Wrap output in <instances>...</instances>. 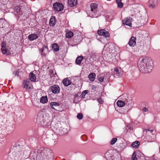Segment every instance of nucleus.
<instances>
[{"mask_svg": "<svg viewBox=\"0 0 160 160\" xmlns=\"http://www.w3.org/2000/svg\"><path fill=\"white\" fill-rule=\"evenodd\" d=\"M30 80L31 81L35 82L36 80V76L34 72H31L29 74Z\"/></svg>", "mask_w": 160, "mask_h": 160, "instance_id": "12", "label": "nucleus"}, {"mask_svg": "<svg viewBox=\"0 0 160 160\" xmlns=\"http://www.w3.org/2000/svg\"><path fill=\"white\" fill-rule=\"evenodd\" d=\"M97 33L99 35L103 36L106 38L109 37L110 35L109 32L104 29L98 30Z\"/></svg>", "mask_w": 160, "mask_h": 160, "instance_id": "6", "label": "nucleus"}, {"mask_svg": "<svg viewBox=\"0 0 160 160\" xmlns=\"http://www.w3.org/2000/svg\"><path fill=\"white\" fill-rule=\"evenodd\" d=\"M118 139L117 138H113L111 140V145H113L117 141Z\"/></svg>", "mask_w": 160, "mask_h": 160, "instance_id": "33", "label": "nucleus"}, {"mask_svg": "<svg viewBox=\"0 0 160 160\" xmlns=\"http://www.w3.org/2000/svg\"><path fill=\"white\" fill-rule=\"evenodd\" d=\"M138 66L142 72L147 73L151 72L153 67V62L148 57L141 58L138 63Z\"/></svg>", "mask_w": 160, "mask_h": 160, "instance_id": "1", "label": "nucleus"}, {"mask_svg": "<svg viewBox=\"0 0 160 160\" xmlns=\"http://www.w3.org/2000/svg\"><path fill=\"white\" fill-rule=\"evenodd\" d=\"M125 101L126 102V104L127 103V102H130V104L131 105V106L132 105V101H128L127 99L126 100H125Z\"/></svg>", "mask_w": 160, "mask_h": 160, "instance_id": "41", "label": "nucleus"}, {"mask_svg": "<svg viewBox=\"0 0 160 160\" xmlns=\"http://www.w3.org/2000/svg\"><path fill=\"white\" fill-rule=\"evenodd\" d=\"M104 80V78L103 77H100L98 78V80L101 82H102Z\"/></svg>", "mask_w": 160, "mask_h": 160, "instance_id": "38", "label": "nucleus"}, {"mask_svg": "<svg viewBox=\"0 0 160 160\" xmlns=\"http://www.w3.org/2000/svg\"><path fill=\"white\" fill-rule=\"evenodd\" d=\"M132 18L130 17H129L126 18L124 20H122V23L124 25L131 27L132 26Z\"/></svg>", "mask_w": 160, "mask_h": 160, "instance_id": "7", "label": "nucleus"}, {"mask_svg": "<svg viewBox=\"0 0 160 160\" xmlns=\"http://www.w3.org/2000/svg\"><path fill=\"white\" fill-rule=\"evenodd\" d=\"M107 0V1H109V0Z\"/></svg>", "mask_w": 160, "mask_h": 160, "instance_id": "47", "label": "nucleus"}, {"mask_svg": "<svg viewBox=\"0 0 160 160\" xmlns=\"http://www.w3.org/2000/svg\"><path fill=\"white\" fill-rule=\"evenodd\" d=\"M1 51L4 54H6L7 55H10L11 53L9 51H8L6 48H1Z\"/></svg>", "mask_w": 160, "mask_h": 160, "instance_id": "23", "label": "nucleus"}, {"mask_svg": "<svg viewBox=\"0 0 160 160\" xmlns=\"http://www.w3.org/2000/svg\"><path fill=\"white\" fill-rule=\"evenodd\" d=\"M132 160H137V158H136V153L135 152H134L132 154Z\"/></svg>", "mask_w": 160, "mask_h": 160, "instance_id": "32", "label": "nucleus"}, {"mask_svg": "<svg viewBox=\"0 0 160 160\" xmlns=\"http://www.w3.org/2000/svg\"><path fill=\"white\" fill-rule=\"evenodd\" d=\"M117 105L120 107H123L125 106V103L124 102L121 100H118L117 102Z\"/></svg>", "mask_w": 160, "mask_h": 160, "instance_id": "21", "label": "nucleus"}, {"mask_svg": "<svg viewBox=\"0 0 160 160\" xmlns=\"http://www.w3.org/2000/svg\"><path fill=\"white\" fill-rule=\"evenodd\" d=\"M59 105V104L56 102H52L50 103L51 108L52 109H55L54 107L58 106Z\"/></svg>", "mask_w": 160, "mask_h": 160, "instance_id": "27", "label": "nucleus"}, {"mask_svg": "<svg viewBox=\"0 0 160 160\" xmlns=\"http://www.w3.org/2000/svg\"><path fill=\"white\" fill-rule=\"evenodd\" d=\"M43 51H44V48H42L41 49L40 51H41V53L42 54V55L43 54L42 53L43 52Z\"/></svg>", "mask_w": 160, "mask_h": 160, "instance_id": "42", "label": "nucleus"}, {"mask_svg": "<svg viewBox=\"0 0 160 160\" xmlns=\"http://www.w3.org/2000/svg\"><path fill=\"white\" fill-rule=\"evenodd\" d=\"M91 10H97L96 9L98 8V5L95 3H92L90 5Z\"/></svg>", "mask_w": 160, "mask_h": 160, "instance_id": "26", "label": "nucleus"}, {"mask_svg": "<svg viewBox=\"0 0 160 160\" xmlns=\"http://www.w3.org/2000/svg\"><path fill=\"white\" fill-rule=\"evenodd\" d=\"M149 131H150L152 133V132L153 131V129H152L151 130H149Z\"/></svg>", "mask_w": 160, "mask_h": 160, "instance_id": "43", "label": "nucleus"}, {"mask_svg": "<svg viewBox=\"0 0 160 160\" xmlns=\"http://www.w3.org/2000/svg\"><path fill=\"white\" fill-rule=\"evenodd\" d=\"M23 88L29 91L33 89V86L32 83L28 79L24 80L23 82Z\"/></svg>", "mask_w": 160, "mask_h": 160, "instance_id": "3", "label": "nucleus"}, {"mask_svg": "<svg viewBox=\"0 0 160 160\" xmlns=\"http://www.w3.org/2000/svg\"><path fill=\"white\" fill-rule=\"evenodd\" d=\"M68 3L69 7H73L77 4V0H68Z\"/></svg>", "mask_w": 160, "mask_h": 160, "instance_id": "14", "label": "nucleus"}, {"mask_svg": "<svg viewBox=\"0 0 160 160\" xmlns=\"http://www.w3.org/2000/svg\"><path fill=\"white\" fill-rule=\"evenodd\" d=\"M43 116L42 115H40L39 116L38 115L37 116V122L38 123V124H42V122L43 121Z\"/></svg>", "mask_w": 160, "mask_h": 160, "instance_id": "18", "label": "nucleus"}, {"mask_svg": "<svg viewBox=\"0 0 160 160\" xmlns=\"http://www.w3.org/2000/svg\"><path fill=\"white\" fill-rule=\"evenodd\" d=\"M112 75L115 78H119L121 77L123 74L122 69L119 67H115L111 70Z\"/></svg>", "mask_w": 160, "mask_h": 160, "instance_id": "2", "label": "nucleus"}, {"mask_svg": "<svg viewBox=\"0 0 160 160\" xmlns=\"http://www.w3.org/2000/svg\"><path fill=\"white\" fill-rule=\"evenodd\" d=\"M83 58L82 56H80L78 57L76 59V63L77 64H80L81 63L82 60L83 59Z\"/></svg>", "mask_w": 160, "mask_h": 160, "instance_id": "24", "label": "nucleus"}, {"mask_svg": "<svg viewBox=\"0 0 160 160\" xmlns=\"http://www.w3.org/2000/svg\"><path fill=\"white\" fill-rule=\"evenodd\" d=\"M116 2L118 8H121L123 7V4L121 0H116Z\"/></svg>", "mask_w": 160, "mask_h": 160, "instance_id": "22", "label": "nucleus"}, {"mask_svg": "<svg viewBox=\"0 0 160 160\" xmlns=\"http://www.w3.org/2000/svg\"><path fill=\"white\" fill-rule=\"evenodd\" d=\"M44 154L42 152L40 153L37 156V160H47L48 159L47 157H44Z\"/></svg>", "mask_w": 160, "mask_h": 160, "instance_id": "11", "label": "nucleus"}, {"mask_svg": "<svg viewBox=\"0 0 160 160\" xmlns=\"http://www.w3.org/2000/svg\"><path fill=\"white\" fill-rule=\"evenodd\" d=\"M5 21L2 18L0 19V27L3 28L2 23Z\"/></svg>", "mask_w": 160, "mask_h": 160, "instance_id": "36", "label": "nucleus"}, {"mask_svg": "<svg viewBox=\"0 0 160 160\" xmlns=\"http://www.w3.org/2000/svg\"><path fill=\"white\" fill-rule=\"evenodd\" d=\"M38 38V35L36 34L33 33L29 35L28 36V38L31 41H33L37 39Z\"/></svg>", "mask_w": 160, "mask_h": 160, "instance_id": "15", "label": "nucleus"}, {"mask_svg": "<svg viewBox=\"0 0 160 160\" xmlns=\"http://www.w3.org/2000/svg\"><path fill=\"white\" fill-rule=\"evenodd\" d=\"M52 92L54 94H57L60 92V88L57 85H54L50 88Z\"/></svg>", "mask_w": 160, "mask_h": 160, "instance_id": "5", "label": "nucleus"}, {"mask_svg": "<svg viewBox=\"0 0 160 160\" xmlns=\"http://www.w3.org/2000/svg\"><path fill=\"white\" fill-rule=\"evenodd\" d=\"M136 38L135 37H132L128 42L129 45L131 47H134L136 44Z\"/></svg>", "mask_w": 160, "mask_h": 160, "instance_id": "9", "label": "nucleus"}, {"mask_svg": "<svg viewBox=\"0 0 160 160\" xmlns=\"http://www.w3.org/2000/svg\"><path fill=\"white\" fill-rule=\"evenodd\" d=\"M62 83L65 86H68L71 84V82L70 80H69L67 78H66L63 80Z\"/></svg>", "mask_w": 160, "mask_h": 160, "instance_id": "17", "label": "nucleus"}, {"mask_svg": "<svg viewBox=\"0 0 160 160\" xmlns=\"http://www.w3.org/2000/svg\"><path fill=\"white\" fill-rule=\"evenodd\" d=\"M139 144L140 143L139 142L135 141L132 144L131 146L133 148H137L138 147Z\"/></svg>", "mask_w": 160, "mask_h": 160, "instance_id": "28", "label": "nucleus"}, {"mask_svg": "<svg viewBox=\"0 0 160 160\" xmlns=\"http://www.w3.org/2000/svg\"><path fill=\"white\" fill-rule=\"evenodd\" d=\"M52 48L54 51L57 52L59 50V47L57 44L55 43L52 45Z\"/></svg>", "mask_w": 160, "mask_h": 160, "instance_id": "25", "label": "nucleus"}, {"mask_svg": "<svg viewBox=\"0 0 160 160\" xmlns=\"http://www.w3.org/2000/svg\"><path fill=\"white\" fill-rule=\"evenodd\" d=\"M118 49V47L116 46H114L112 49L111 53L112 56L115 57L117 54V50Z\"/></svg>", "mask_w": 160, "mask_h": 160, "instance_id": "16", "label": "nucleus"}, {"mask_svg": "<svg viewBox=\"0 0 160 160\" xmlns=\"http://www.w3.org/2000/svg\"><path fill=\"white\" fill-rule=\"evenodd\" d=\"M88 90L84 91L82 92V98H84V96L86 94L88 93Z\"/></svg>", "mask_w": 160, "mask_h": 160, "instance_id": "34", "label": "nucleus"}, {"mask_svg": "<svg viewBox=\"0 0 160 160\" xmlns=\"http://www.w3.org/2000/svg\"><path fill=\"white\" fill-rule=\"evenodd\" d=\"M142 111L145 112H148V109L146 107H144L142 109Z\"/></svg>", "mask_w": 160, "mask_h": 160, "instance_id": "40", "label": "nucleus"}, {"mask_svg": "<svg viewBox=\"0 0 160 160\" xmlns=\"http://www.w3.org/2000/svg\"><path fill=\"white\" fill-rule=\"evenodd\" d=\"M154 138H153L152 140H151V141H153L154 140Z\"/></svg>", "mask_w": 160, "mask_h": 160, "instance_id": "44", "label": "nucleus"}, {"mask_svg": "<svg viewBox=\"0 0 160 160\" xmlns=\"http://www.w3.org/2000/svg\"><path fill=\"white\" fill-rule=\"evenodd\" d=\"M20 6H17L15 7L14 12L18 15H21L23 13V6L20 5Z\"/></svg>", "mask_w": 160, "mask_h": 160, "instance_id": "8", "label": "nucleus"}, {"mask_svg": "<svg viewBox=\"0 0 160 160\" xmlns=\"http://www.w3.org/2000/svg\"><path fill=\"white\" fill-rule=\"evenodd\" d=\"M83 115L81 113H78L77 116V118L78 119L80 120L82 118H83Z\"/></svg>", "mask_w": 160, "mask_h": 160, "instance_id": "35", "label": "nucleus"}, {"mask_svg": "<svg viewBox=\"0 0 160 160\" xmlns=\"http://www.w3.org/2000/svg\"><path fill=\"white\" fill-rule=\"evenodd\" d=\"M113 14H114V15L115 16V14L114 13V12H113Z\"/></svg>", "mask_w": 160, "mask_h": 160, "instance_id": "45", "label": "nucleus"}, {"mask_svg": "<svg viewBox=\"0 0 160 160\" xmlns=\"http://www.w3.org/2000/svg\"><path fill=\"white\" fill-rule=\"evenodd\" d=\"M56 23V21L54 18H51L50 20V25L51 26H53L55 25Z\"/></svg>", "mask_w": 160, "mask_h": 160, "instance_id": "30", "label": "nucleus"}, {"mask_svg": "<svg viewBox=\"0 0 160 160\" xmlns=\"http://www.w3.org/2000/svg\"><path fill=\"white\" fill-rule=\"evenodd\" d=\"M105 158L107 160H110V153L109 151H108L105 154Z\"/></svg>", "mask_w": 160, "mask_h": 160, "instance_id": "31", "label": "nucleus"}, {"mask_svg": "<svg viewBox=\"0 0 160 160\" xmlns=\"http://www.w3.org/2000/svg\"><path fill=\"white\" fill-rule=\"evenodd\" d=\"M65 36L67 38H70L72 37L73 35V33L71 31H66Z\"/></svg>", "mask_w": 160, "mask_h": 160, "instance_id": "19", "label": "nucleus"}, {"mask_svg": "<svg viewBox=\"0 0 160 160\" xmlns=\"http://www.w3.org/2000/svg\"><path fill=\"white\" fill-rule=\"evenodd\" d=\"M53 8L57 11H62L63 9V6L62 4L59 2L55 3L53 5Z\"/></svg>", "mask_w": 160, "mask_h": 160, "instance_id": "4", "label": "nucleus"}, {"mask_svg": "<svg viewBox=\"0 0 160 160\" xmlns=\"http://www.w3.org/2000/svg\"><path fill=\"white\" fill-rule=\"evenodd\" d=\"M96 77V74L94 73H91L88 75V78L90 81H93L94 80Z\"/></svg>", "mask_w": 160, "mask_h": 160, "instance_id": "20", "label": "nucleus"}, {"mask_svg": "<svg viewBox=\"0 0 160 160\" xmlns=\"http://www.w3.org/2000/svg\"><path fill=\"white\" fill-rule=\"evenodd\" d=\"M148 3L149 7L153 8H155L156 5L157 4L156 0H149Z\"/></svg>", "mask_w": 160, "mask_h": 160, "instance_id": "13", "label": "nucleus"}, {"mask_svg": "<svg viewBox=\"0 0 160 160\" xmlns=\"http://www.w3.org/2000/svg\"><path fill=\"white\" fill-rule=\"evenodd\" d=\"M6 44L5 42H3L2 44V48H6Z\"/></svg>", "mask_w": 160, "mask_h": 160, "instance_id": "37", "label": "nucleus"}, {"mask_svg": "<svg viewBox=\"0 0 160 160\" xmlns=\"http://www.w3.org/2000/svg\"><path fill=\"white\" fill-rule=\"evenodd\" d=\"M40 102L42 103H45L48 102V99L47 97H42L41 98L40 100Z\"/></svg>", "mask_w": 160, "mask_h": 160, "instance_id": "29", "label": "nucleus"}, {"mask_svg": "<svg viewBox=\"0 0 160 160\" xmlns=\"http://www.w3.org/2000/svg\"><path fill=\"white\" fill-rule=\"evenodd\" d=\"M98 102L101 104H102V102H103V100L101 98H98Z\"/></svg>", "mask_w": 160, "mask_h": 160, "instance_id": "39", "label": "nucleus"}, {"mask_svg": "<svg viewBox=\"0 0 160 160\" xmlns=\"http://www.w3.org/2000/svg\"><path fill=\"white\" fill-rule=\"evenodd\" d=\"M88 14L90 17L93 18V17H97L98 15L97 12V10H89L88 12Z\"/></svg>", "mask_w": 160, "mask_h": 160, "instance_id": "10", "label": "nucleus"}, {"mask_svg": "<svg viewBox=\"0 0 160 160\" xmlns=\"http://www.w3.org/2000/svg\"><path fill=\"white\" fill-rule=\"evenodd\" d=\"M159 151L160 152V148H159Z\"/></svg>", "mask_w": 160, "mask_h": 160, "instance_id": "46", "label": "nucleus"}]
</instances>
